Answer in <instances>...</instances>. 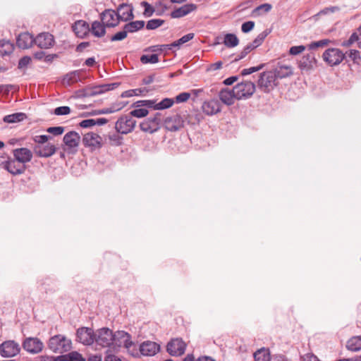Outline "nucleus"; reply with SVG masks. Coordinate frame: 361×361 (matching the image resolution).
I'll use <instances>...</instances> for the list:
<instances>
[{"mask_svg":"<svg viewBox=\"0 0 361 361\" xmlns=\"http://www.w3.org/2000/svg\"><path fill=\"white\" fill-rule=\"evenodd\" d=\"M116 336L118 341L116 346L114 347V348H116L118 350V348L123 345L127 350L128 355L133 357H140V350L137 344L132 341L131 336L128 333L123 331H116Z\"/></svg>","mask_w":361,"mask_h":361,"instance_id":"f257e3e1","label":"nucleus"},{"mask_svg":"<svg viewBox=\"0 0 361 361\" xmlns=\"http://www.w3.org/2000/svg\"><path fill=\"white\" fill-rule=\"evenodd\" d=\"M116 332L114 333L112 330L107 327H103L97 329L94 334V343L96 345L102 348L110 347L117 343Z\"/></svg>","mask_w":361,"mask_h":361,"instance_id":"f03ea898","label":"nucleus"},{"mask_svg":"<svg viewBox=\"0 0 361 361\" xmlns=\"http://www.w3.org/2000/svg\"><path fill=\"white\" fill-rule=\"evenodd\" d=\"M48 347L53 353H63L69 351L72 348V342L61 334L51 336L48 342Z\"/></svg>","mask_w":361,"mask_h":361,"instance_id":"7ed1b4c3","label":"nucleus"},{"mask_svg":"<svg viewBox=\"0 0 361 361\" xmlns=\"http://www.w3.org/2000/svg\"><path fill=\"white\" fill-rule=\"evenodd\" d=\"M136 121L130 115L121 116L115 123V130L117 133L126 135L135 129Z\"/></svg>","mask_w":361,"mask_h":361,"instance_id":"20e7f679","label":"nucleus"},{"mask_svg":"<svg viewBox=\"0 0 361 361\" xmlns=\"http://www.w3.org/2000/svg\"><path fill=\"white\" fill-rule=\"evenodd\" d=\"M236 99H245L250 97L255 91V85L250 81H244L237 84L234 87Z\"/></svg>","mask_w":361,"mask_h":361,"instance_id":"39448f33","label":"nucleus"},{"mask_svg":"<svg viewBox=\"0 0 361 361\" xmlns=\"http://www.w3.org/2000/svg\"><path fill=\"white\" fill-rule=\"evenodd\" d=\"M20 346L13 340H7L0 344V355L6 358L17 356L20 352Z\"/></svg>","mask_w":361,"mask_h":361,"instance_id":"423d86ee","label":"nucleus"},{"mask_svg":"<svg viewBox=\"0 0 361 361\" xmlns=\"http://www.w3.org/2000/svg\"><path fill=\"white\" fill-rule=\"evenodd\" d=\"M80 137L79 134L75 131L67 133L63 137V149L68 154H75L78 151Z\"/></svg>","mask_w":361,"mask_h":361,"instance_id":"0eeeda50","label":"nucleus"},{"mask_svg":"<svg viewBox=\"0 0 361 361\" xmlns=\"http://www.w3.org/2000/svg\"><path fill=\"white\" fill-rule=\"evenodd\" d=\"M161 116L160 113H157L153 117L147 118L140 124L141 130L145 133H153L157 132L161 126Z\"/></svg>","mask_w":361,"mask_h":361,"instance_id":"6e6552de","label":"nucleus"},{"mask_svg":"<svg viewBox=\"0 0 361 361\" xmlns=\"http://www.w3.org/2000/svg\"><path fill=\"white\" fill-rule=\"evenodd\" d=\"M22 347L28 353L35 355L43 350L44 343L37 337H27L23 340Z\"/></svg>","mask_w":361,"mask_h":361,"instance_id":"1a4fd4ad","label":"nucleus"},{"mask_svg":"<svg viewBox=\"0 0 361 361\" xmlns=\"http://www.w3.org/2000/svg\"><path fill=\"white\" fill-rule=\"evenodd\" d=\"M276 85V75L271 71L264 72L260 75L258 86L265 92H269Z\"/></svg>","mask_w":361,"mask_h":361,"instance_id":"9d476101","label":"nucleus"},{"mask_svg":"<svg viewBox=\"0 0 361 361\" xmlns=\"http://www.w3.org/2000/svg\"><path fill=\"white\" fill-rule=\"evenodd\" d=\"M344 57L343 51L336 48L328 49L323 54L324 61L331 66L340 64Z\"/></svg>","mask_w":361,"mask_h":361,"instance_id":"9b49d317","label":"nucleus"},{"mask_svg":"<svg viewBox=\"0 0 361 361\" xmlns=\"http://www.w3.org/2000/svg\"><path fill=\"white\" fill-rule=\"evenodd\" d=\"M166 130L171 132H176L180 130L184 126L183 118L178 114H172L167 116L163 121Z\"/></svg>","mask_w":361,"mask_h":361,"instance_id":"f8f14e48","label":"nucleus"},{"mask_svg":"<svg viewBox=\"0 0 361 361\" xmlns=\"http://www.w3.org/2000/svg\"><path fill=\"white\" fill-rule=\"evenodd\" d=\"M95 331L88 327H80L76 331V341L85 345H90L94 343Z\"/></svg>","mask_w":361,"mask_h":361,"instance_id":"ddd939ff","label":"nucleus"},{"mask_svg":"<svg viewBox=\"0 0 361 361\" xmlns=\"http://www.w3.org/2000/svg\"><path fill=\"white\" fill-rule=\"evenodd\" d=\"M118 87L116 83L102 84L91 87H87L83 90V96L92 97L97 94H103L107 91L114 90Z\"/></svg>","mask_w":361,"mask_h":361,"instance_id":"4468645a","label":"nucleus"},{"mask_svg":"<svg viewBox=\"0 0 361 361\" xmlns=\"http://www.w3.org/2000/svg\"><path fill=\"white\" fill-rule=\"evenodd\" d=\"M186 348L185 343L180 338L172 339L167 345V352L172 356L183 355Z\"/></svg>","mask_w":361,"mask_h":361,"instance_id":"2eb2a0df","label":"nucleus"},{"mask_svg":"<svg viewBox=\"0 0 361 361\" xmlns=\"http://www.w3.org/2000/svg\"><path fill=\"white\" fill-rule=\"evenodd\" d=\"M202 109L205 114L213 116L221 111V104L217 99H212L204 102Z\"/></svg>","mask_w":361,"mask_h":361,"instance_id":"dca6fc26","label":"nucleus"},{"mask_svg":"<svg viewBox=\"0 0 361 361\" xmlns=\"http://www.w3.org/2000/svg\"><path fill=\"white\" fill-rule=\"evenodd\" d=\"M3 167L13 175L22 174L25 171V166L15 159H9L4 162Z\"/></svg>","mask_w":361,"mask_h":361,"instance_id":"f3484780","label":"nucleus"},{"mask_svg":"<svg viewBox=\"0 0 361 361\" xmlns=\"http://www.w3.org/2000/svg\"><path fill=\"white\" fill-rule=\"evenodd\" d=\"M102 21L106 27H115L119 23L117 13L111 9L105 10L101 15Z\"/></svg>","mask_w":361,"mask_h":361,"instance_id":"a211bd4d","label":"nucleus"},{"mask_svg":"<svg viewBox=\"0 0 361 361\" xmlns=\"http://www.w3.org/2000/svg\"><path fill=\"white\" fill-rule=\"evenodd\" d=\"M140 355L143 356H153L160 350V346L153 341H145L139 347Z\"/></svg>","mask_w":361,"mask_h":361,"instance_id":"6ab92c4d","label":"nucleus"},{"mask_svg":"<svg viewBox=\"0 0 361 361\" xmlns=\"http://www.w3.org/2000/svg\"><path fill=\"white\" fill-rule=\"evenodd\" d=\"M82 142L85 146L90 147L93 149L102 146V138L94 133H88L84 135Z\"/></svg>","mask_w":361,"mask_h":361,"instance_id":"aec40b11","label":"nucleus"},{"mask_svg":"<svg viewBox=\"0 0 361 361\" xmlns=\"http://www.w3.org/2000/svg\"><path fill=\"white\" fill-rule=\"evenodd\" d=\"M54 43V37L49 32L40 33L35 38V44L42 49H49Z\"/></svg>","mask_w":361,"mask_h":361,"instance_id":"412c9836","label":"nucleus"},{"mask_svg":"<svg viewBox=\"0 0 361 361\" xmlns=\"http://www.w3.org/2000/svg\"><path fill=\"white\" fill-rule=\"evenodd\" d=\"M14 159L23 165L31 161L32 158V152L25 147L18 148L13 150Z\"/></svg>","mask_w":361,"mask_h":361,"instance_id":"4be33fe9","label":"nucleus"},{"mask_svg":"<svg viewBox=\"0 0 361 361\" xmlns=\"http://www.w3.org/2000/svg\"><path fill=\"white\" fill-rule=\"evenodd\" d=\"M75 35L80 38H83L90 31L89 24L84 20H78L72 26Z\"/></svg>","mask_w":361,"mask_h":361,"instance_id":"5701e85b","label":"nucleus"},{"mask_svg":"<svg viewBox=\"0 0 361 361\" xmlns=\"http://www.w3.org/2000/svg\"><path fill=\"white\" fill-rule=\"evenodd\" d=\"M16 44L19 48L28 49L35 44V38L29 32H23L17 37Z\"/></svg>","mask_w":361,"mask_h":361,"instance_id":"b1692460","label":"nucleus"},{"mask_svg":"<svg viewBox=\"0 0 361 361\" xmlns=\"http://www.w3.org/2000/svg\"><path fill=\"white\" fill-rule=\"evenodd\" d=\"M197 6L194 4H188L182 6L181 7L175 9L171 13V16L174 18H182L188 14L192 13L197 9Z\"/></svg>","mask_w":361,"mask_h":361,"instance_id":"393cba45","label":"nucleus"},{"mask_svg":"<svg viewBox=\"0 0 361 361\" xmlns=\"http://www.w3.org/2000/svg\"><path fill=\"white\" fill-rule=\"evenodd\" d=\"M116 13L118 14V18L121 21H127L133 18V8L128 4H121L117 8Z\"/></svg>","mask_w":361,"mask_h":361,"instance_id":"a878e982","label":"nucleus"},{"mask_svg":"<svg viewBox=\"0 0 361 361\" xmlns=\"http://www.w3.org/2000/svg\"><path fill=\"white\" fill-rule=\"evenodd\" d=\"M219 97L221 102L228 106L234 104L235 99H236L233 88V90H229L228 88L223 89L220 91Z\"/></svg>","mask_w":361,"mask_h":361,"instance_id":"bb28decb","label":"nucleus"},{"mask_svg":"<svg viewBox=\"0 0 361 361\" xmlns=\"http://www.w3.org/2000/svg\"><path fill=\"white\" fill-rule=\"evenodd\" d=\"M315 59L313 54H306L302 57L298 63V67L301 71H308L313 68Z\"/></svg>","mask_w":361,"mask_h":361,"instance_id":"cd10ccee","label":"nucleus"},{"mask_svg":"<svg viewBox=\"0 0 361 361\" xmlns=\"http://www.w3.org/2000/svg\"><path fill=\"white\" fill-rule=\"evenodd\" d=\"M273 73L276 78H284L293 74V68L289 65L279 63Z\"/></svg>","mask_w":361,"mask_h":361,"instance_id":"c85d7f7f","label":"nucleus"},{"mask_svg":"<svg viewBox=\"0 0 361 361\" xmlns=\"http://www.w3.org/2000/svg\"><path fill=\"white\" fill-rule=\"evenodd\" d=\"M35 151L37 155L42 157H49L53 155L56 152L54 145L48 143L44 147L37 146Z\"/></svg>","mask_w":361,"mask_h":361,"instance_id":"c756f323","label":"nucleus"},{"mask_svg":"<svg viewBox=\"0 0 361 361\" xmlns=\"http://www.w3.org/2000/svg\"><path fill=\"white\" fill-rule=\"evenodd\" d=\"M103 23L99 21H94L92 24L90 31L92 34L97 37H101L105 35L106 30Z\"/></svg>","mask_w":361,"mask_h":361,"instance_id":"7c9ffc66","label":"nucleus"},{"mask_svg":"<svg viewBox=\"0 0 361 361\" xmlns=\"http://www.w3.org/2000/svg\"><path fill=\"white\" fill-rule=\"evenodd\" d=\"M254 358L255 361H270L271 355L269 350L265 348L257 350L254 353Z\"/></svg>","mask_w":361,"mask_h":361,"instance_id":"2f4dec72","label":"nucleus"},{"mask_svg":"<svg viewBox=\"0 0 361 361\" xmlns=\"http://www.w3.org/2000/svg\"><path fill=\"white\" fill-rule=\"evenodd\" d=\"M105 141L108 142L111 145L118 146L122 143V137L119 135V133H109L106 135H105Z\"/></svg>","mask_w":361,"mask_h":361,"instance_id":"473e14b6","label":"nucleus"},{"mask_svg":"<svg viewBox=\"0 0 361 361\" xmlns=\"http://www.w3.org/2000/svg\"><path fill=\"white\" fill-rule=\"evenodd\" d=\"M26 118L24 113H15L10 115L5 116L3 121L8 123H14L23 121Z\"/></svg>","mask_w":361,"mask_h":361,"instance_id":"72a5a7b5","label":"nucleus"},{"mask_svg":"<svg viewBox=\"0 0 361 361\" xmlns=\"http://www.w3.org/2000/svg\"><path fill=\"white\" fill-rule=\"evenodd\" d=\"M346 347L351 351H358L361 350V336H354L348 342Z\"/></svg>","mask_w":361,"mask_h":361,"instance_id":"f704fd0d","label":"nucleus"},{"mask_svg":"<svg viewBox=\"0 0 361 361\" xmlns=\"http://www.w3.org/2000/svg\"><path fill=\"white\" fill-rule=\"evenodd\" d=\"M145 25V22L142 20H136L125 25L124 28L128 33L135 32L142 29Z\"/></svg>","mask_w":361,"mask_h":361,"instance_id":"c9c22d12","label":"nucleus"},{"mask_svg":"<svg viewBox=\"0 0 361 361\" xmlns=\"http://www.w3.org/2000/svg\"><path fill=\"white\" fill-rule=\"evenodd\" d=\"M13 45L8 41H0V56L9 55L13 52Z\"/></svg>","mask_w":361,"mask_h":361,"instance_id":"e433bc0d","label":"nucleus"},{"mask_svg":"<svg viewBox=\"0 0 361 361\" xmlns=\"http://www.w3.org/2000/svg\"><path fill=\"white\" fill-rule=\"evenodd\" d=\"M358 32L359 33H353L348 40L343 41L342 42V46L348 47L353 44L354 42H357L358 47L361 49V32Z\"/></svg>","mask_w":361,"mask_h":361,"instance_id":"4c0bfd02","label":"nucleus"},{"mask_svg":"<svg viewBox=\"0 0 361 361\" xmlns=\"http://www.w3.org/2000/svg\"><path fill=\"white\" fill-rule=\"evenodd\" d=\"M224 44L227 47H235L239 44V39L234 34H226L224 36Z\"/></svg>","mask_w":361,"mask_h":361,"instance_id":"58836bf2","label":"nucleus"},{"mask_svg":"<svg viewBox=\"0 0 361 361\" xmlns=\"http://www.w3.org/2000/svg\"><path fill=\"white\" fill-rule=\"evenodd\" d=\"M80 79V73L78 71H73L68 73L65 75L63 79V83L64 85H70L74 82H76Z\"/></svg>","mask_w":361,"mask_h":361,"instance_id":"ea45409f","label":"nucleus"},{"mask_svg":"<svg viewBox=\"0 0 361 361\" xmlns=\"http://www.w3.org/2000/svg\"><path fill=\"white\" fill-rule=\"evenodd\" d=\"M174 104V100L171 98H165L154 106L155 110H162L170 108Z\"/></svg>","mask_w":361,"mask_h":361,"instance_id":"a19ab883","label":"nucleus"},{"mask_svg":"<svg viewBox=\"0 0 361 361\" xmlns=\"http://www.w3.org/2000/svg\"><path fill=\"white\" fill-rule=\"evenodd\" d=\"M140 61L144 63H156L159 61L158 55L156 54H145L140 57Z\"/></svg>","mask_w":361,"mask_h":361,"instance_id":"79ce46f5","label":"nucleus"},{"mask_svg":"<svg viewBox=\"0 0 361 361\" xmlns=\"http://www.w3.org/2000/svg\"><path fill=\"white\" fill-rule=\"evenodd\" d=\"M63 357L65 361H85L82 355L76 351L69 353Z\"/></svg>","mask_w":361,"mask_h":361,"instance_id":"37998d69","label":"nucleus"},{"mask_svg":"<svg viewBox=\"0 0 361 361\" xmlns=\"http://www.w3.org/2000/svg\"><path fill=\"white\" fill-rule=\"evenodd\" d=\"M148 114V110L145 108H135L134 110L130 111V116L131 117L144 118L147 116Z\"/></svg>","mask_w":361,"mask_h":361,"instance_id":"c03bdc74","label":"nucleus"},{"mask_svg":"<svg viewBox=\"0 0 361 361\" xmlns=\"http://www.w3.org/2000/svg\"><path fill=\"white\" fill-rule=\"evenodd\" d=\"M146 92H147V90L145 89H141V88H137V89H135V90H129L123 92L121 94V97H131L134 95L137 96V95L142 94Z\"/></svg>","mask_w":361,"mask_h":361,"instance_id":"a18cd8bd","label":"nucleus"},{"mask_svg":"<svg viewBox=\"0 0 361 361\" xmlns=\"http://www.w3.org/2000/svg\"><path fill=\"white\" fill-rule=\"evenodd\" d=\"M268 33L264 31L259 34L257 37L251 42L252 45L256 49L259 46H260L266 37L267 36Z\"/></svg>","mask_w":361,"mask_h":361,"instance_id":"49530a36","label":"nucleus"},{"mask_svg":"<svg viewBox=\"0 0 361 361\" xmlns=\"http://www.w3.org/2000/svg\"><path fill=\"white\" fill-rule=\"evenodd\" d=\"M164 23L161 19H152L147 23L146 27L147 30H154L160 27Z\"/></svg>","mask_w":361,"mask_h":361,"instance_id":"de8ad7c7","label":"nucleus"},{"mask_svg":"<svg viewBox=\"0 0 361 361\" xmlns=\"http://www.w3.org/2000/svg\"><path fill=\"white\" fill-rule=\"evenodd\" d=\"M38 361H65L63 356L54 357L52 355H40L37 357Z\"/></svg>","mask_w":361,"mask_h":361,"instance_id":"09e8293b","label":"nucleus"},{"mask_svg":"<svg viewBox=\"0 0 361 361\" xmlns=\"http://www.w3.org/2000/svg\"><path fill=\"white\" fill-rule=\"evenodd\" d=\"M329 43V39H322L317 42H314L308 44L309 49H315L319 47H323L326 46Z\"/></svg>","mask_w":361,"mask_h":361,"instance_id":"8fccbe9b","label":"nucleus"},{"mask_svg":"<svg viewBox=\"0 0 361 361\" xmlns=\"http://www.w3.org/2000/svg\"><path fill=\"white\" fill-rule=\"evenodd\" d=\"M264 66V64L262 63L257 66L250 67L249 68H245V69L242 70L241 74L243 75H250L252 73H255V72L262 70Z\"/></svg>","mask_w":361,"mask_h":361,"instance_id":"3c124183","label":"nucleus"},{"mask_svg":"<svg viewBox=\"0 0 361 361\" xmlns=\"http://www.w3.org/2000/svg\"><path fill=\"white\" fill-rule=\"evenodd\" d=\"M255 48L252 45L251 43L248 44L243 50L240 52L238 57L235 58V61H238L240 59H243L247 56V54H249L251 51L255 49Z\"/></svg>","mask_w":361,"mask_h":361,"instance_id":"603ef678","label":"nucleus"},{"mask_svg":"<svg viewBox=\"0 0 361 361\" xmlns=\"http://www.w3.org/2000/svg\"><path fill=\"white\" fill-rule=\"evenodd\" d=\"M128 35L127 31L123 27V30L118 32L114 36L111 37V41H121L124 39Z\"/></svg>","mask_w":361,"mask_h":361,"instance_id":"864d4df0","label":"nucleus"},{"mask_svg":"<svg viewBox=\"0 0 361 361\" xmlns=\"http://www.w3.org/2000/svg\"><path fill=\"white\" fill-rule=\"evenodd\" d=\"M47 132H48L54 135H60L63 133L64 127H62V126L49 127L47 129Z\"/></svg>","mask_w":361,"mask_h":361,"instance_id":"5fc2aeb1","label":"nucleus"},{"mask_svg":"<svg viewBox=\"0 0 361 361\" xmlns=\"http://www.w3.org/2000/svg\"><path fill=\"white\" fill-rule=\"evenodd\" d=\"M70 112V107L66 106H59L54 109V114L57 116L67 115L69 114Z\"/></svg>","mask_w":361,"mask_h":361,"instance_id":"6e6d98bb","label":"nucleus"},{"mask_svg":"<svg viewBox=\"0 0 361 361\" xmlns=\"http://www.w3.org/2000/svg\"><path fill=\"white\" fill-rule=\"evenodd\" d=\"M306 47L303 45L293 46L290 48L289 54L295 56L304 51Z\"/></svg>","mask_w":361,"mask_h":361,"instance_id":"4d7b16f0","label":"nucleus"},{"mask_svg":"<svg viewBox=\"0 0 361 361\" xmlns=\"http://www.w3.org/2000/svg\"><path fill=\"white\" fill-rule=\"evenodd\" d=\"M141 5L145 8L144 15L149 17L154 13V8L146 1H142Z\"/></svg>","mask_w":361,"mask_h":361,"instance_id":"13d9d810","label":"nucleus"},{"mask_svg":"<svg viewBox=\"0 0 361 361\" xmlns=\"http://www.w3.org/2000/svg\"><path fill=\"white\" fill-rule=\"evenodd\" d=\"M255 26V23L253 21H247L244 23H243L241 26L242 32L247 33L250 31H251Z\"/></svg>","mask_w":361,"mask_h":361,"instance_id":"bf43d9fd","label":"nucleus"},{"mask_svg":"<svg viewBox=\"0 0 361 361\" xmlns=\"http://www.w3.org/2000/svg\"><path fill=\"white\" fill-rule=\"evenodd\" d=\"M339 11V8L338 6H330V7H326L322 10H321L318 13L317 15L318 16H321V15H326V14H329V13H334V12H336Z\"/></svg>","mask_w":361,"mask_h":361,"instance_id":"052dcab7","label":"nucleus"},{"mask_svg":"<svg viewBox=\"0 0 361 361\" xmlns=\"http://www.w3.org/2000/svg\"><path fill=\"white\" fill-rule=\"evenodd\" d=\"M272 6L271 4H261L260 6H257L254 12H257V13H260L262 11H264V13H268L269 11H271Z\"/></svg>","mask_w":361,"mask_h":361,"instance_id":"680f3d73","label":"nucleus"},{"mask_svg":"<svg viewBox=\"0 0 361 361\" xmlns=\"http://www.w3.org/2000/svg\"><path fill=\"white\" fill-rule=\"evenodd\" d=\"M190 97V94L188 92H182L176 97V102L177 103H181L186 102Z\"/></svg>","mask_w":361,"mask_h":361,"instance_id":"e2e57ef3","label":"nucleus"},{"mask_svg":"<svg viewBox=\"0 0 361 361\" xmlns=\"http://www.w3.org/2000/svg\"><path fill=\"white\" fill-rule=\"evenodd\" d=\"M95 126V119L90 118L83 120L80 123V126L82 128H87Z\"/></svg>","mask_w":361,"mask_h":361,"instance_id":"0e129e2a","label":"nucleus"},{"mask_svg":"<svg viewBox=\"0 0 361 361\" xmlns=\"http://www.w3.org/2000/svg\"><path fill=\"white\" fill-rule=\"evenodd\" d=\"M49 138H51V137L47 135H36L34 137V141L38 144H44L46 143Z\"/></svg>","mask_w":361,"mask_h":361,"instance_id":"69168bd1","label":"nucleus"},{"mask_svg":"<svg viewBox=\"0 0 361 361\" xmlns=\"http://www.w3.org/2000/svg\"><path fill=\"white\" fill-rule=\"evenodd\" d=\"M126 103H124L123 102H117L111 104L114 113L123 109L126 106Z\"/></svg>","mask_w":361,"mask_h":361,"instance_id":"338daca9","label":"nucleus"},{"mask_svg":"<svg viewBox=\"0 0 361 361\" xmlns=\"http://www.w3.org/2000/svg\"><path fill=\"white\" fill-rule=\"evenodd\" d=\"M105 361H122L119 357L117 356L112 355L109 353V350H107L106 353V356L104 358Z\"/></svg>","mask_w":361,"mask_h":361,"instance_id":"774afa93","label":"nucleus"}]
</instances>
